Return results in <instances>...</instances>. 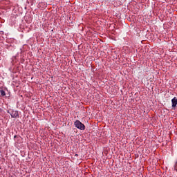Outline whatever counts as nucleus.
I'll return each instance as SVG.
<instances>
[{
    "label": "nucleus",
    "mask_w": 177,
    "mask_h": 177,
    "mask_svg": "<svg viewBox=\"0 0 177 177\" xmlns=\"http://www.w3.org/2000/svg\"><path fill=\"white\" fill-rule=\"evenodd\" d=\"M74 125L75 128H77V129H80V131H85V126L84 125V124H82V122H81V121L76 120L74 122Z\"/></svg>",
    "instance_id": "1"
},
{
    "label": "nucleus",
    "mask_w": 177,
    "mask_h": 177,
    "mask_svg": "<svg viewBox=\"0 0 177 177\" xmlns=\"http://www.w3.org/2000/svg\"><path fill=\"white\" fill-rule=\"evenodd\" d=\"M174 170L177 171V162H176V163L174 165Z\"/></svg>",
    "instance_id": "6"
},
{
    "label": "nucleus",
    "mask_w": 177,
    "mask_h": 177,
    "mask_svg": "<svg viewBox=\"0 0 177 177\" xmlns=\"http://www.w3.org/2000/svg\"><path fill=\"white\" fill-rule=\"evenodd\" d=\"M171 107H173V109H175V107H176L177 105V97H174L172 100H171Z\"/></svg>",
    "instance_id": "3"
},
{
    "label": "nucleus",
    "mask_w": 177,
    "mask_h": 177,
    "mask_svg": "<svg viewBox=\"0 0 177 177\" xmlns=\"http://www.w3.org/2000/svg\"><path fill=\"white\" fill-rule=\"evenodd\" d=\"M0 95L1 96H6V93L3 90H0Z\"/></svg>",
    "instance_id": "4"
},
{
    "label": "nucleus",
    "mask_w": 177,
    "mask_h": 177,
    "mask_svg": "<svg viewBox=\"0 0 177 177\" xmlns=\"http://www.w3.org/2000/svg\"><path fill=\"white\" fill-rule=\"evenodd\" d=\"M9 115H11L12 118H17L19 117V111H15L13 109H9L7 111Z\"/></svg>",
    "instance_id": "2"
},
{
    "label": "nucleus",
    "mask_w": 177,
    "mask_h": 177,
    "mask_svg": "<svg viewBox=\"0 0 177 177\" xmlns=\"http://www.w3.org/2000/svg\"><path fill=\"white\" fill-rule=\"evenodd\" d=\"M14 139H17V142H19L20 140V136H15Z\"/></svg>",
    "instance_id": "5"
}]
</instances>
